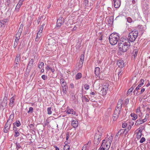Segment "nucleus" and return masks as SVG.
<instances>
[{"label": "nucleus", "mask_w": 150, "mask_h": 150, "mask_svg": "<svg viewBox=\"0 0 150 150\" xmlns=\"http://www.w3.org/2000/svg\"><path fill=\"white\" fill-rule=\"evenodd\" d=\"M129 42L128 40H125L124 41H120L118 43V47L119 50L123 52H125L129 49Z\"/></svg>", "instance_id": "obj_1"}, {"label": "nucleus", "mask_w": 150, "mask_h": 150, "mask_svg": "<svg viewBox=\"0 0 150 150\" xmlns=\"http://www.w3.org/2000/svg\"><path fill=\"white\" fill-rule=\"evenodd\" d=\"M119 39V37L117 34L113 33L110 35L109 40L110 43L112 45H115L118 41Z\"/></svg>", "instance_id": "obj_2"}, {"label": "nucleus", "mask_w": 150, "mask_h": 150, "mask_svg": "<svg viewBox=\"0 0 150 150\" xmlns=\"http://www.w3.org/2000/svg\"><path fill=\"white\" fill-rule=\"evenodd\" d=\"M138 33V31L133 30L129 33L128 39L127 40H128L129 42H134L137 37Z\"/></svg>", "instance_id": "obj_3"}, {"label": "nucleus", "mask_w": 150, "mask_h": 150, "mask_svg": "<svg viewBox=\"0 0 150 150\" xmlns=\"http://www.w3.org/2000/svg\"><path fill=\"white\" fill-rule=\"evenodd\" d=\"M101 132L98 130L95 134L93 141L94 144L96 145H98L99 143L101 140Z\"/></svg>", "instance_id": "obj_4"}, {"label": "nucleus", "mask_w": 150, "mask_h": 150, "mask_svg": "<svg viewBox=\"0 0 150 150\" xmlns=\"http://www.w3.org/2000/svg\"><path fill=\"white\" fill-rule=\"evenodd\" d=\"M112 137L110 136L107 140L106 141V144L104 147L105 148L106 150H108L110 146L112 140Z\"/></svg>", "instance_id": "obj_5"}, {"label": "nucleus", "mask_w": 150, "mask_h": 150, "mask_svg": "<svg viewBox=\"0 0 150 150\" xmlns=\"http://www.w3.org/2000/svg\"><path fill=\"white\" fill-rule=\"evenodd\" d=\"M84 55L83 54H82L81 56L79 62L78 64H77L79 69H80L82 68L84 61Z\"/></svg>", "instance_id": "obj_6"}, {"label": "nucleus", "mask_w": 150, "mask_h": 150, "mask_svg": "<svg viewBox=\"0 0 150 150\" xmlns=\"http://www.w3.org/2000/svg\"><path fill=\"white\" fill-rule=\"evenodd\" d=\"M7 103V97H5L3 101L0 103V108L4 109L6 107Z\"/></svg>", "instance_id": "obj_7"}, {"label": "nucleus", "mask_w": 150, "mask_h": 150, "mask_svg": "<svg viewBox=\"0 0 150 150\" xmlns=\"http://www.w3.org/2000/svg\"><path fill=\"white\" fill-rule=\"evenodd\" d=\"M108 84L107 83L105 85L102 86L101 91L103 95H105L106 94L107 91L108 89Z\"/></svg>", "instance_id": "obj_8"}, {"label": "nucleus", "mask_w": 150, "mask_h": 150, "mask_svg": "<svg viewBox=\"0 0 150 150\" xmlns=\"http://www.w3.org/2000/svg\"><path fill=\"white\" fill-rule=\"evenodd\" d=\"M64 19L62 17H60L57 19V26L60 27L64 23Z\"/></svg>", "instance_id": "obj_9"}, {"label": "nucleus", "mask_w": 150, "mask_h": 150, "mask_svg": "<svg viewBox=\"0 0 150 150\" xmlns=\"http://www.w3.org/2000/svg\"><path fill=\"white\" fill-rule=\"evenodd\" d=\"M23 28V25L22 24H21L16 34V38H19L20 37L21 35V34L22 33V31Z\"/></svg>", "instance_id": "obj_10"}, {"label": "nucleus", "mask_w": 150, "mask_h": 150, "mask_svg": "<svg viewBox=\"0 0 150 150\" xmlns=\"http://www.w3.org/2000/svg\"><path fill=\"white\" fill-rule=\"evenodd\" d=\"M120 113V112H119L118 111L115 110L112 116L113 120L115 121L117 119Z\"/></svg>", "instance_id": "obj_11"}, {"label": "nucleus", "mask_w": 150, "mask_h": 150, "mask_svg": "<svg viewBox=\"0 0 150 150\" xmlns=\"http://www.w3.org/2000/svg\"><path fill=\"white\" fill-rule=\"evenodd\" d=\"M117 65L120 68H122L125 66V63L122 60H118L117 62Z\"/></svg>", "instance_id": "obj_12"}, {"label": "nucleus", "mask_w": 150, "mask_h": 150, "mask_svg": "<svg viewBox=\"0 0 150 150\" xmlns=\"http://www.w3.org/2000/svg\"><path fill=\"white\" fill-rule=\"evenodd\" d=\"M114 3V7L116 8L119 7L120 5V0H113Z\"/></svg>", "instance_id": "obj_13"}, {"label": "nucleus", "mask_w": 150, "mask_h": 150, "mask_svg": "<svg viewBox=\"0 0 150 150\" xmlns=\"http://www.w3.org/2000/svg\"><path fill=\"white\" fill-rule=\"evenodd\" d=\"M21 59V54H17L15 59V62L16 64H17L20 62Z\"/></svg>", "instance_id": "obj_14"}, {"label": "nucleus", "mask_w": 150, "mask_h": 150, "mask_svg": "<svg viewBox=\"0 0 150 150\" xmlns=\"http://www.w3.org/2000/svg\"><path fill=\"white\" fill-rule=\"evenodd\" d=\"M49 43L48 45V47H53L54 46V44H55V42H54V40L53 39H50V40H49Z\"/></svg>", "instance_id": "obj_15"}, {"label": "nucleus", "mask_w": 150, "mask_h": 150, "mask_svg": "<svg viewBox=\"0 0 150 150\" xmlns=\"http://www.w3.org/2000/svg\"><path fill=\"white\" fill-rule=\"evenodd\" d=\"M71 125L74 128H76L78 126V122L77 121L73 120L71 122Z\"/></svg>", "instance_id": "obj_16"}, {"label": "nucleus", "mask_w": 150, "mask_h": 150, "mask_svg": "<svg viewBox=\"0 0 150 150\" xmlns=\"http://www.w3.org/2000/svg\"><path fill=\"white\" fill-rule=\"evenodd\" d=\"M33 59H31L29 61V62L28 64L27 67V68H29V69H31L33 65Z\"/></svg>", "instance_id": "obj_17"}, {"label": "nucleus", "mask_w": 150, "mask_h": 150, "mask_svg": "<svg viewBox=\"0 0 150 150\" xmlns=\"http://www.w3.org/2000/svg\"><path fill=\"white\" fill-rule=\"evenodd\" d=\"M95 73L96 75L98 77L100 73V69L99 67H96V68Z\"/></svg>", "instance_id": "obj_18"}, {"label": "nucleus", "mask_w": 150, "mask_h": 150, "mask_svg": "<svg viewBox=\"0 0 150 150\" xmlns=\"http://www.w3.org/2000/svg\"><path fill=\"white\" fill-rule=\"evenodd\" d=\"M14 118V114H11L10 115L9 117L7 120V121L10 122H11V123H12V121H13V119Z\"/></svg>", "instance_id": "obj_19"}, {"label": "nucleus", "mask_w": 150, "mask_h": 150, "mask_svg": "<svg viewBox=\"0 0 150 150\" xmlns=\"http://www.w3.org/2000/svg\"><path fill=\"white\" fill-rule=\"evenodd\" d=\"M91 143V141H88V142L86 144L84 145L82 147V150H83V149L86 150V148L88 147V146H89Z\"/></svg>", "instance_id": "obj_20"}, {"label": "nucleus", "mask_w": 150, "mask_h": 150, "mask_svg": "<svg viewBox=\"0 0 150 150\" xmlns=\"http://www.w3.org/2000/svg\"><path fill=\"white\" fill-rule=\"evenodd\" d=\"M7 21V20L6 19H4V20H0V28L2 27L3 25H4Z\"/></svg>", "instance_id": "obj_21"}, {"label": "nucleus", "mask_w": 150, "mask_h": 150, "mask_svg": "<svg viewBox=\"0 0 150 150\" xmlns=\"http://www.w3.org/2000/svg\"><path fill=\"white\" fill-rule=\"evenodd\" d=\"M82 77V74L81 73H77L75 77L76 80H78Z\"/></svg>", "instance_id": "obj_22"}, {"label": "nucleus", "mask_w": 150, "mask_h": 150, "mask_svg": "<svg viewBox=\"0 0 150 150\" xmlns=\"http://www.w3.org/2000/svg\"><path fill=\"white\" fill-rule=\"evenodd\" d=\"M122 107V106L120 105L117 104V106L116 107L115 110L118 111L119 112H121Z\"/></svg>", "instance_id": "obj_23"}, {"label": "nucleus", "mask_w": 150, "mask_h": 150, "mask_svg": "<svg viewBox=\"0 0 150 150\" xmlns=\"http://www.w3.org/2000/svg\"><path fill=\"white\" fill-rule=\"evenodd\" d=\"M137 52L138 50L137 49L134 50L132 54V56H134V58H135L137 57Z\"/></svg>", "instance_id": "obj_24"}, {"label": "nucleus", "mask_w": 150, "mask_h": 150, "mask_svg": "<svg viewBox=\"0 0 150 150\" xmlns=\"http://www.w3.org/2000/svg\"><path fill=\"white\" fill-rule=\"evenodd\" d=\"M11 123H11V122H9L7 121V122H6V124L5 125V126H4V128H8L9 127H10H10L11 126Z\"/></svg>", "instance_id": "obj_25"}, {"label": "nucleus", "mask_w": 150, "mask_h": 150, "mask_svg": "<svg viewBox=\"0 0 150 150\" xmlns=\"http://www.w3.org/2000/svg\"><path fill=\"white\" fill-rule=\"evenodd\" d=\"M131 117H133L132 120H135L137 118V115L135 113H131L130 115Z\"/></svg>", "instance_id": "obj_26"}, {"label": "nucleus", "mask_w": 150, "mask_h": 150, "mask_svg": "<svg viewBox=\"0 0 150 150\" xmlns=\"http://www.w3.org/2000/svg\"><path fill=\"white\" fill-rule=\"evenodd\" d=\"M142 133L140 130H139L137 134V139H139L141 138L142 136Z\"/></svg>", "instance_id": "obj_27"}, {"label": "nucleus", "mask_w": 150, "mask_h": 150, "mask_svg": "<svg viewBox=\"0 0 150 150\" xmlns=\"http://www.w3.org/2000/svg\"><path fill=\"white\" fill-rule=\"evenodd\" d=\"M67 113L68 114H75V112H74L73 110L72 109H68L67 111Z\"/></svg>", "instance_id": "obj_28"}, {"label": "nucleus", "mask_w": 150, "mask_h": 150, "mask_svg": "<svg viewBox=\"0 0 150 150\" xmlns=\"http://www.w3.org/2000/svg\"><path fill=\"white\" fill-rule=\"evenodd\" d=\"M13 125H16L17 127H18L21 125V124L19 120H16V122L13 123Z\"/></svg>", "instance_id": "obj_29"}, {"label": "nucleus", "mask_w": 150, "mask_h": 150, "mask_svg": "<svg viewBox=\"0 0 150 150\" xmlns=\"http://www.w3.org/2000/svg\"><path fill=\"white\" fill-rule=\"evenodd\" d=\"M142 121H141V119L140 118L137 120V122L135 124V125H138L142 124Z\"/></svg>", "instance_id": "obj_30"}, {"label": "nucleus", "mask_w": 150, "mask_h": 150, "mask_svg": "<svg viewBox=\"0 0 150 150\" xmlns=\"http://www.w3.org/2000/svg\"><path fill=\"white\" fill-rule=\"evenodd\" d=\"M129 123L130 124V125H129V127H128L127 129V132L129 131V129L131 128V125L132 126H133L134 125V123L133 122H129Z\"/></svg>", "instance_id": "obj_31"}, {"label": "nucleus", "mask_w": 150, "mask_h": 150, "mask_svg": "<svg viewBox=\"0 0 150 150\" xmlns=\"http://www.w3.org/2000/svg\"><path fill=\"white\" fill-rule=\"evenodd\" d=\"M44 63L43 62H41L39 63L38 65V67L39 68L41 69L42 68V67L44 66Z\"/></svg>", "instance_id": "obj_32"}, {"label": "nucleus", "mask_w": 150, "mask_h": 150, "mask_svg": "<svg viewBox=\"0 0 150 150\" xmlns=\"http://www.w3.org/2000/svg\"><path fill=\"white\" fill-rule=\"evenodd\" d=\"M14 98L13 97L11 98L10 100V102L9 103V105L10 106H11V105H12L13 104L14 101Z\"/></svg>", "instance_id": "obj_33"}, {"label": "nucleus", "mask_w": 150, "mask_h": 150, "mask_svg": "<svg viewBox=\"0 0 150 150\" xmlns=\"http://www.w3.org/2000/svg\"><path fill=\"white\" fill-rule=\"evenodd\" d=\"M47 114L50 115L52 114L51 107H49L47 109Z\"/></svg>", "instance_id": "obj_34"}, {"label": "nucleus", "mask_w": 150, "mask_h": 150, "mask_svg": "<svg viewBox=\"0 0 150 150\" xmlns=\"http://www.w3.org/2000/svg\"><path fill=\"white\" fill-rule=\"evenodd\" d=\"M14 136L16 137H17L20 135L19 133L17 130H15V131H14Z\"/></svg>", "instance_id": "obj_35"}, {"label": "nucleus", "mask_w": 150, "mask_h": 150, "mask_svg": "<svg viewBox=\"0 0 150 150\" xmlns=\"http://www.w3.org/2000/svg\"><path fill=\"white\" fill-rule=\"evenodd\" d=\"M70 146L69 145H65L64 146V150H69Z\"/></svg>", "instance_id": "obj_36"}, {"label": "nucleus", "mask_w": 150, "mask_h": 150, "mask_svg": "<svg viewBox=\"0 0 150 150\" xmlns=\"http://www.w3.org/2000/svg\"><path fill=\"white\" fill-rule=\"evenodd\" d=\"M141 86V85L139 84L138 86L135 88V89H134L133 91V93H134L136 91H137L138 90H139Z\"/></svg>", "instance_id": "obj_37"}, {"label": "nucleus", "mask_w": 150, "mask_h": 150, "mask_svg": "<svg viewBox=\"0 0 150 150\" xmlns=\"http://www.w3.org/2000/svg\"><path fill=\"white\" fill-rule=\"evenodd\" d=\"M41 36V35H37L36 38L35 39V41L36 42H38Z\"/></svg>", "instance_id": "obj_38"}, {"label": "nucleus", "mask_w": 150, "mask_h": 150, "mask_svg": "<svg viewBox=\"0 0 150 150\" xmlns=\"http://www.w3.org/2000/svg\"><path fill=\"white\" fill-rule=\"evenodd\" d=\"M149 114H147L145 116V118L144 119V121L146 122L147 121V120L149 118Z\"/></svg>", "instance_id": "obj_39"}, {"label": "nucleus", "mask_w": 150, "mask_h": 150, "mask_svg": "<svg viewBox=\"0 0 150 150\" xmlns=\"http://www.w3.org/2000/svg\"><path fill=\"white\" fill-rule=\"evenodd\" d=\"M61 85L62 87H66L67 84L65 82L61 83Z\"/></svg>", "instance_id": "obj_40"}, {"label": "nucleus", "mask_w": 150, "mask_h": 150, "mask_svg": "<svg viewBox=\"0 0 150 150\" xmlns=\"http://www.w3.org/2000/svg\"><path fill=\"white\" fill-rule=\"evenodd\" d=\"M122 101L123 100L122 99H120L118 102L117 104L120 105L122 106Z\"/></svg>", "instance_id": "obj_41"}, {"label": "nucleus", "mask_w": 150, "mask_h": 150, "mask_svg": "<svg viewBox=\"0 0 150 150\" xmlns=\"http://www.w3.org/2000/svg\"><path fill=\"white\" fill-rule=\"evenodd\" d=\"M21 147V146L19 144L16 143V148L17 150H18Z\"/></svg>", "instance_id": "obj_42"}, {"label": "nucleus", "mask_w": 150, "mask_h": 150, "mask_svg": "<svg viewBox=\"0 0 150 150\" xmlns=\"http://www.w3.org/2000/svg\"><path fill=\"white\" fill-rule=\"evenodd\" d=\"M84 87L85 89L86 90H88L89 89V86L87 84H85L84 85Z\"/></svg>", "instance_id": "obj_43"}, {"label": "nucleus", "mask_w": 150, "mask_h": 150, "mask_svg": "<svg viewBox=\"0 0 150 150\" xmlns=\"http://www.w3.org/2000/svg\"><path fill=\"white\" fill-rule=\"evenodd\" d=\"M24 0H20L18 4V5H19V6H21Z\"/></svg>", "instance_id": "obj_44"}, {"label": "nucleus", "mask_w": 150, "mask_h": 150, "mask_svg": "<svg viewBox=\"0 0 150 150\" xmlns=\"http://www.w3.org/2000/svg\"><path fill=\"white\" fill-rule=\"evenodd\" d=\"M127 22L129 23H131L132 21V18L130 17H128L127 18Z\"/></svg>", "instance_id": "obj_45"}, {"label": "nucleus", "mask_w": 150, "mask_h": 150, "mask_svg": "<svg viewBox=\"0 0 150 150\" xmlns=\"http://www.w3.org/2000/svg\"><path fill=\"white\" fill-rule=\"evenodd\" d=\"M106 143V141L105 139H104L103 140V141H102V142L101 145H102L103 144V147H105V146Z\"/></svg>", "instance_id": "obj_46"}, {"label": "nucleus", "mask_w": 150, "mask_h": 150, "mask_svg": "<svg viewBox=\"0 0 150 150\" xmlns=\"http://www.w3.org/2000/svg\"><path fill=\"white\" fill-rule=\"evenodd\" d=\"M140 81L141 83L139 84L141 85V86H142L144 84V80L143 79H141Z\"/></svg>", "instance_id": "obj_47"}, {"label": "nucleus", "mask_w": 150, "mask_h": 150, "mask_svg": "<svg viewBox=\"0 0 150 150\" xmlns=\"http://www.w3.org/2000/svg\"><path fill=\"white\" fill-rule=\"evenodd\" d=\"M113 22V20L112 18H110L108 21V23L110 25L112 24Z\"/></svg>", "instance_id": "obj_48"}, {"label": "nucleus", "mask_w": 150, "mask_h": 150, "mask_svg": "<svg viewBox=\"0 0 150 150\" xmlns=\"http://www.w3.org/2000/svg\"><path fill=\"white\" fill-rule=\"evenodd\" d=\"M33 108L32 107H30L29 108V110L28 111V113H29L30 112H31V113H32L33 112Z\"/></svg>", "instance_id": "obj_49"}, {"label": "nucleus", "mask_w": 150, "mask_h": 150, "mask_svg": "<svg viewBox=\"0 0 150 150\" xmlns=\"http://www.w3.org/2000/svg\"><path fill=\"white\" fill-rule=\"evenodd\" d=\"M127 125V124L125 122H124V123H122V127L123 128H125L126 127Z\"/></svg>", "instance_id": "obj_50"}, {"label": "nucleus", "mask_w": 150, "mask_h": 150, "mask_svg": "<svg viewBox=\"0 0 150 150\" xmlns=\"http://www.w3.org/2000/svg\"><path fill=\"white\" fill-rule=\"evenodd\" d=\"M10 129V127H9L8 128H4V132L5 133H7L8 132V130Z\"/></svg>", "instance_id": "obj_51"}, {"label": "nucleus", "mask_w": 150, "mask_h": 150, "mask_svg": "<svg viewBox=\"0 0 150 150\" xmlns=\"http://www.w3.org/2000/svg\"><path fill=\"white\" fill-rule=\"evenodd\" d=\"M66 87H62V91L63 93L65 94L67 92L66 91Z\"/></svg>", "instance_id": "obj_52"}, {"label": "nucleus", "mask_w": 150, "mask_h": 150, "mask_svg": "<svg viewBox=\"0 0 150 150\" xmlns=\"http://www.w3.org/2000/svg\"><path fill=\"white\" fill-rule=\"evenodd\" d=\"M21 6H19V5H18V4L16 6L15 8V11H18Z\"/></svg>", "instance_id": "obj_53"}, {"label": "nucleus", "mask_w": 150, "mask_h": 150, "mask_svg": "<svg viewBox=\"0 0 150 150\" xmlns=\"http://www.w3.org/2000/svg\"><path fill=\"white\" fill-rule=\"evenodd\" d=\"M145 138L144 137H143L140 139V143H142L144 142L145 141Z\"/></svg>", "instance_id": "obj_54"}, {"label": "nucleus", "mask_w": 150, "mask_h": 150, "mask_svg": "<svg viewBox=\"0 0 150 150\" xmlns=\"http://www.w3.org/2000/svg\"><path fill=\"white\" fill-rule=\"evenodd\" d=\"M133 90L132 89V88H130L128 90L127 92V94H130L132 92Z\"/></svg>", "instance_id": "obj_55"}, {"label": "nucleus", "mask_w": 150, "mask_h": 150, "mask_svg": "<svg viewBox=\"0 0 150 150\" xmlns=\"http://www.w3.org/2000/svg\"><path fill=\"white\" fill-rule=\"evenodd\" d=\"M42 18V16H40L38 17V19L37 21V22H38V24H39V23L40 21V20H41Z\"/></svg>", "instance_id": "obj_56"}, {"label": "nucleus", "mask_w": 150, "mask_h": 150, "mask_svg": "<svg viewBox=\"0 0 150 150\" xmlns=\"http://www.w3.org/2000/svg\"><path fill=\"white\" fill-rule=\"evenodd\" d=\"M136 112L138 113L139 112L141 113V114L142 115V113L140 112V107L138 108L137 109Z\"/></svg>", "instance_id": "obj_57"}, {"label": "nucleus", "mask_w": 150, "mask_h": 150, "mask_svg": "<svg viewBox=\"0 0 150 150\" xmlns=\"http://www.w3.org/2000/svg\"><path fill=\"white\" fill-rule=\"evenodd\" d=\"M103 144L102 145H101L99 149V150H105V147H103Z\"/></svg>", "instance_id": "obj_58"}, {"label": "nucleus", "mask_w": 150, "mask_h": 150, "mask_svg": "<svg viewBox=\"0 0 150 150\" xmlns=\"http://www.w3.org/2000/svg\"><path fill=\"white\" fill-rule=\"evenodd\" d=\"M29 126L31 130H33L34 129V126L33 125L31 124L29 125Z\"/></svg>", "instance_id": "obj_59"}, {"label": "nucleus", "mask_w": 150, "mask_h": 150, "mask_svg": "<svg viewBox=\"0 0 150 150\" xmlns=\"http://www.w3.org/2000/svg\"><path fill=\"white\" fill-rule=\"evenodd\" d=\"M41 77L42 79L44 80H45L47 78V77L46 76H45V75H42V76Z\"/></svg>", "instance_id": "obj_60"}, {"label": "nucleus", "mask_w": 150, "mask_h": 150, "mask_svg": "<svg viewBox=\"0 0 150 150\" xmlns=\"http://www.w3.org/2000/svg\"><path fill=\"white\" fill-rule=\"evenodd\" d=\"M40 26V30H40V32H42V31L43 30V26Z\"/></svg>", "instance_id": "obj_61"}, {"label": "nucleus", "mask_w": 150, "mask_h": 150, "mask_svg": "<svg viewBox=\"0 0 150 150\" xmlns=\"http://www.w3.org/2000/svg\"><path fill=\"white\" fill-rule=\"evenodd\" d=\"M121 132V131H119L116 134L115 136V138H117V137L119 136V133H120V132Z\"/></svg>", "instance_id": "obj_62"}, {"label": "nucleus", "mask_w": 150, "mask_h": 150, "mask_svg": "<svg viewBox=\"0 0 150 150\" xmlns=\"http://www.w3.org/2000/svg\"><path fill=\"white\" fill-rule=\"evenodd\" d=\"M122 73V70H120L118 73V75L119 76L120 75L121 76Z\"/></svg>", "instance_id": "obj_63"}, {"label": "nucleus", "mask_w": 150, "mask_h": 150, "mask_svg": "<svg viewBox=\"0 0 150 150\" xmlns=\"http://www.w3.org/2000/svg\"><path fill=\"white\" fill-rule=\"evenodd\" d=\"M70 87H71V88H74V84L71 83L70 84Z\"/></svg>", "instance_id": "obj_64"}]
</instances>
